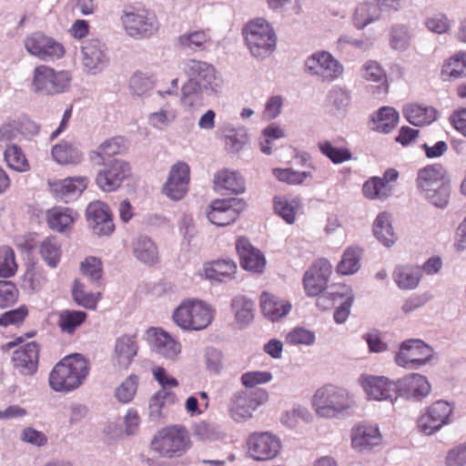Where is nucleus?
Masks as SVG:
<instances>
[{"label": "nucleus", "mask_w": 466, "mask_h": 466, "mask_svg": "<svg viewBox=\"0 0 466 466\" xmlns=\"http://www.w3.org/2000/svg\"><path fill=\"white\" fill-rule=\"evenodd\" d=\"M90 370L88 360L76 353L63 358L49 374V385L56 392H69L83 384Z\"/></svg>", "instance_id": "f257e3e1"}, {"label": "nucleus", "mask_w": 466, "mask_h": 466, "mask_svg": "<svg viewBox=\"0 0 466 466\" xmlns=\"http://www.w3.org/2000/svg\"><path fill=\"white\" fill-rule=\"evenodd\" d=\"M417 186L434 206L445 208L450 200L451 186L447 170L441 165H428L420 169Z\"/></svg>", "instance_id": "f03ea898"}, {"label": "nucleus", "mask_w": 466, "mask_h": 466, "mask_svg": "<svg viewBox=\"0 0 466 466\" xmlns=\"http://www.w3.org/2000/svg\"><path fill=\"white\" fill-rule=\"evenodd\" d=\"M215 317V309L197 299H184L173 311L172 319L181 329L199 331L207 329Z\"/></svg>", "instance_id": "7ed1b4c3"}, {"label": "nucleus", "mask_w": 466, "mask_h": 466, "mask_svg": "<svg viewBox=\"0 0 466 466\" xmlns=\"http://www.w3.org/2000/svg\"><path fill=\"white\" fill-rule=\"evenodd\" d=\"M242 35L249 53L256 58H266L277 48L276 32L264 18L249 20L242 29Z\"/></svg>", "instance_id": "20e7f679"}, {"label": "nucleus", "mask_w": 466, "mask_h": 466, "mask_svg": "<svg viewBox=\"0 0 466 466\" xmlns=\"http://www.w3.org/2000/svg\"><path fill=\"white\" fill-rule=\"evenodd\" d=\"M191 445L187 430L180 425L163 429L152 441L153 449L162 456L168 458L182 456L190 449Z\"/></svg>", "instance_id": "39448f33"}, {"label": "nucleus", "mask_w": 466, "mask_h": 466, "mask_svg": "<svg viewBox=\"0 0 466 466\" xmlns=\"http://www.w3.org/2000/svg\"><path fill=\"white\" fill-rule=\"evenodd\" d=\"M127 35L136 38L152 35L158 29L156 15L145 6H128L121 16Z\"/></svg>", "instance_id": "423d86ee"}, {"label": "nucleus", "mask_w": 466, "mask_h": 466, "mask_svg": "<svg viewBox=\"0 0 466 466\" xmlns=\"http://www.w3.org/2000/svg\"><path fill=\"white\" fill-rule=\"evenodd\" d=\"M70 81L69 72L56 71L48 66L40 65L34 70L32 86L36 92L56 95L65 92L68 88Z\"/></svg>", "instance_id": "0eeeda50"}, {"label": "nucleus", "mask_w": 466, "mask_h": 466, "mask_svg": "<svg viewBox=\"0 0 466 466\" xmlns=\"http://www.w3.org/2000/svg\"><path fill=\"white\" fill-rule=\"evenodd\" d=\"M24 46L31 56L44 61L59 60L66 55V48L62 43L40 31L27 35L24 40Z\"/></svg>", "instance_id": "6e6552de"}, {"label": "nucleus", "mask_w": 466, "mask_h": 466, "mask_svg": "<svg viewBox=\"0 0 466 466\" xmlns=\"http://www.w3.org/2000/svg\"><path fill=\"white\" fill-rule=\"evenodd\" d=\"M96 175V182L105 192H113L120 187L122 183L131 176L129 163L122 158H114L105 163Z\"/></svg>", "instance_id": "1a4fd4ad"}, {"label": "nucleus", "mask_w": 466, "mask_h": 466, "mask_svg": "<svg viewBox=\"0 0 466 466\" xmlns=\"http://www.w3.org/2000/svg\"><path fill=\"white\" fill-rule=\"evenodd\" d=\"M247 453L254 461H263L273 460L281 449V442L268 431L253 432L248 435L246 442Z\"/></svg>", "instance_id": "9d476101"}, {"label": "nucleus", "mask_w": 466, "mask_h": 466, "mask_svg": "<svg viewBox=\"0 0 466 466\" xmlns=\"http://www.w3.org/2000/svg\"><path fill=\"white\" fill-rule=\"evenodd\" d=\"M267 400L268 393L262 390L238 392L231 399L230 417L238 422L247 420L252 417L253 411Z\"/></svg>", "instance_id": "9b49d317"}, {"label": "nucleus", "mask_w": 466, "mask_h": 466, "mask_svg": "<svg viewBox=\"0 0 466 466\" xmlns=\"http://www.w3.org/2000/svg\"><path fill=\"white\" fill-rule=\"evenodd\" d=\"M432 357V349L420 339H408L401 343L395 357L396 363L403 368L416 369Z\"/></svg>", "instance_id": "f8f14e48"}, {"label": "nucleus", "mask_w": 466, "mask_h": 466, "mask_svg": "<svg viewBox=\"0 0 466 466\" xmlns=\"http://www.w3.org/2000/svg\"><path fill=\"white\" fill-rule=\"evenodd\" d=\"M452 407L446 401L439 400L431 404L418 420V429L426 435L439 431L451 421Z\"/></svg>", "instance_id": "ddd939ff"}, {"label": "nucleus", "mask_w": 466, "mask_h": 466, "mask_svg": "<svg viewBox=\"0 0 466 466\" xmlns=\"http://www.w3.org/2000/svg\"><path fill=\"white\" fill-rule=\"evenodd\" d=\"M358 382L368 398L374 400L392 399L398 390L395 382L385 376L361 374Z\"/></svg>", "instance_id": "4468645a"}, {"label": "nucleus", "mask_w": 466, "mask_h": 466, "mask_svg": "<svg viewBox=\"0 0 466 466\" xmlns=\"http://www.w3.org/2000/svg\"><path fill=\"white\" fill-rule=\"evenodd\" d=\"M189 180V166L185 162L178 161L171 167L169 176L163 187V192L169 198L173 200H179L187 194Z\"/></svg>", "instance_id": "2eb2a0df"}, {"label": "nucleus", "mask_w": 466, "mask_h": 466, "mask_svg": "<svg viewBox=\"0 0 466 466\" xmlns=\"http://www.w3.org/2000/svg\"><path fill=\"white\" fill-rule=\"evenodd\" d=\"M86 216L96 235L109 236L115 231L112 213L106 203L99 200L89 203Z\"/></svg>", "instance_id": "dca6fc26"}, {"label": "nucleus", "mask_w": 466, "mask_h": 466, "mask_svg": "<svg viewBox=\"0 0 466 466\" xmlns=\"http://www.w3.org/2000/svg\"><path fill=\"white\" fill-rule=\"evenodd\" d=\"M352 405L348 392L340 388L328 385L322 391V418H336Z\"/></svg>", "instance_id": "f3484780"}, {"label": "nucleus", "mask_w": 466, "mask_h": 466, "mask_svg": "<svg viewBox=\"0 0 466 466\" xmlns=\"http://www.w3.org/2000/svg\"><path fill=\"white\" fill-rule=\"evenodd\" d=\"M235 198L215 199L207 211L208 219L218 227H226L233 223L239 216Z\"/></svg>", "instance_id": "a211bd4d"}, {"label": "nucleus", "mask_w": 466, "mask_h": 466, "mask_svg": "<svg viewBox=\"0 0 466 466\" xmlns=\"http://www.w3.org/2000/svg\"><path fill=\"white\" fill-rule=\"evenodd\" d=\"M350 439L353 449L363 451L380 445L382 441V435L378 425L360 422L351 429Z\"/></svg>", "instance_id": "6ab92c4d"}, {"label": "nucleus", "mask_w": 466, "mask_h": 466, "mask_svg": "<svg viewBox=\"0 0 466 466\" xmlns=\"http://www.w3.org/2000/svg\"><path fill=\"white\" fill-rule=\"evenodd\" d=\"M399 173L394 168L387 169L382 177H373L363 185V194L370 199L383 200L391 195V182L397 180Z\"/></svg>", "instance_id": "aec40b11"}, {"label": "nucleus", "mask_w": 466, "mask_h": 466, "mask_svg": "<svg viewBox=\"0 0 466 466\" xmlns=\"http://www.w3.org/2000/svg\"><path fill=\"white\" fill-rule=\"evenodd\" d=\"M183 69L189 79L202 86L205 90H215L217 77L212 65L204 61L190 59L185 63Z\"/></svg>", "instance_id": "412c9836"}, {"label": "nucleus", "mask_w": 466, "mask_h": 466, "mask_svg": "<svg viewBox=\"0 0 466 466\" xmlns=\"http://www.w3.org/2000/svg\"><path fill=\"white\" fill-rule=\"evenodd\" d=\"M40 346L35 341L25 344L14 352V367L23 375H33L38 369Z\"/></svg>", "instance_id": "4be33fe9"}, {"label": "nucleus", "mask_w": 466, "mask_h": 466, "mask_svg": "<svg viewBox=\"0 0 466 466\" xmlns=\"http://www.w3.org/2000/svg\"><path fill=\"white\" fill-rule=\"evenodd\" d=\"M241 267L248 271L261 273L266 265L262 252L254 248L246 238H239L236 244Z\"/></svg>", "instance_id": "5701e85b"}, {"label": "nucleus", "mask_w": 466, "mask_h": 466, "mask_svg": "<svg viewBox=\"0 0 466 466\" xmlns=\"http://www.w3.org/2000/svg\"><path fill=\"white\" fill-rule=\"evenodd\" d=\"M362 76L368 82L376 85L370 86L369 92L375 97L386 96L389 94V82L385 70L375 61H368L362 68Z\"/></svg>", "instance_id": "b1692460"}, {"label": "nucleus", "mask_w": 466, "mask_h": 466, "mask_svg": "<svg viewBox=\"0 0 466 466\" xmlns=\"http://www.w3.org/2000/svg\"><path fill=\"white\" fill-rule=\"evenodd\" d=\"M398 390L407 399L420 400L431 391V385L425 376L412 373L399 381Z\"/></svg>", "instance_id": "393cba45"}, {"label": "nucleus", "mask_w": 466, "mask_h": 466, "mask_svg": "<svg viewBox=\"0 0 466 466\" xmlns=\"http://www.w3.org/2000/svg\"><path fill=\"white\" fill-rule=\"evenodd\" d=\"M138 351L136 336L123 335L115 344L114 361L119 369L127 370L131 365Z\"/></svg>", "instance_id": "a878e982"}, {"label": "nucleus", "mask_w": 466, "mask_h": 466, "mask_svg": "<svg viewBox=\"0 0 466 466\" xmlns=\"http://www.w3.org/2000/svg\"><path fill=\"white\" fill-rule=\"evenodd\" d=\"M83 64L88 70L99 69L107 63L106 47L97 38L86 40L82 46Z\"/></svg>", "instance_id": "bb28decb"}, {"label": "nucleus", "mask_w": 466, "mask_h": 466, "mask_svg": "<svg viewBox=\"0 0 466 466\" xmlns=\"http://www.w3.org/2000/svg\"><path fill=\"white\" fill-rule=\"evenodd\" d=\"M77 213L72 208L53 207L46 210V220L52 230L64 233L72 228Z\"/></svg>", "instance_id": "cd10ccee"}, {"label": "nucleus", "mask_w": 466, "mask_h": 466, "mask_svg": "<svg viewBox=\"0 0 466 466\" xmlns=\"http://www.w3.org/2000/svg\"><path fill=\"white\" fill-rule=\"evenodd\" d=\"M48 186L53 195L64 198L81 194L86 188L87 178L85 177H74L63 180H49Z\"/></svg>", "instance_id": "c85d7f7f"}, {"label": "nucleus", "mask_w": 466, "mask_h": 466, "mask_svg": "<svg viewBox=\"0 0 466 466\" xmlns=\"http://www.w3.org/2000/svg\"><path fill=\"white\" fill-rule=\"evenodd\" d=\"M214 189L238 195L245 191V182L239 173L223 169L214 177Z\"/></svg>", "instance_id": "c756f323"}, {"label": "nucleus", "mask_w": 466, "mask_h": 466, "mask_svg": "<svg viewBox=\"0 0 466 466\" xmlns=\"http://www.w3.org/2000/svg\"><path fill=\"white\" fill-rule=\"evenodd\" d=\"M126 150L123 137H113L106 140L89 154L91 161L97 163H105L122 154Z\"/></svg>", "instance_id": "7c9ffc66"}, {"label": "nucleus", "mask_w": 466, "mask_h": 466, "mask_svg": "<svg viewBox=\"0 0 466 466\" xmlns=\"http://www.w3.org/2000/svg\"><path fill=\"white\" fill-rule=\"evenodd\" d=\"M51 154L56 162L64 166H76L83 160V153L74 143L66 140H62L55 145Z\"/></svg>", "instance_id": "2f4dec72"}, {"label": "nucleus", "mask_w": 466, "mask_h": 466, "mask_svg": "<svg viewBox=\"0 0 466 466\" xmlns=\"http://www.w3.org/2000/svg\"><path fill=\"white\" fill-rule=\"evenodd\" d=\"M204 275L210 280L227 281L233 278L237 265L230 259H219L204 265Z\"/></svg>", "instance_id": "473e14b6"}, {"label": "nucleus", "mask_w": 466, "mask_h": 466, "mask_svg": "<svg viewBox=\"0 0 466 466\" xmlns=\"http://www.w3.org/2000/svg\"><path fill=\"white\" fill-rule=\"evenodd\" d=\"M87 319V314L82 310L64 309L58 312L56 325L64 334L74 335Z\"/></svg>", "instance_id": "72a5a7b5"}, {"label": "nucleus", "mask_w": 466, "mask_h": 466, "mask_svg": "<svg viewBox=\"0 0 466 466\" xmlns=\"http://www.w3.org/2000/svg\"><path fill=\"white\" fill-rule=\"evenodd\" d=\"M406 119L413 126H425L437 118V111L430 106L409 104L403 109Z\"/></svg>", "instance_id": "f704fd0d"}, {"label": "nucleus", "mask_w": 466, "mask_h": 466, "mask_svg": "<svg viewBox=\"0 0 466 466\" xmlns=\"http://www.w3.org/2000/svg\"><path fill=\"white\" fill-rule=\"evenodd\" d=\"M260 305L264 315L271 320H277L286 316L291 309L289 302L280 300L268 292L262 293Z\"/></svg>", "instance_id": "c9c22d12"}, {"label": "nucleus", "mask_w": 466, "mask_h": 466, "mask_svg": "<svg viewBox=\"0 0 466 466\" xmlns=\"http://www.w3.org/2000/svg\"><path fill=\"white\" fill-rule=\"evenodd\" d=\"M444 81L456 80L466 76V53L458 52L447 59L441 71Z\"/></svg>", "instance_id": "e433bc0d"}, {"label": "nucleus", "mask_w": 466, "mask_h": 466, "mask_svg": "<svg viewBox=\"0 0 466 466\" xmlns=\"http://www.w3.org/2000/svg\"><path fill=\"white\" fill-rule=\"evenodd\" d=\"M154 335L158 352L167 359L176 360L181 353V344L162 329H157Z\"/></svg>", "instance_id": "4c0bfd02"}, {"label": "nucleus", "mask_w": 466, "mask_h": 466, "mask_svg": "<svg viewBox=\"0 0 466 466\" xmlns=\"http://www.w3.org/2000/svg\"><path fill=\"white\" fill-rule=\"evenodd\" d=\"M362 249L359 246H350L345 249L336 271L340 275H352L360 268Z\"/></svg>", "instance_id": "58836bf2"}, {"label": "nucleus", "mask_w": 466, "mask_h": 466, "mask_svg": "<svg viewBox=\"0 0 466 466\" xmlns=\"http://www.w3.org/2000/svg\"><path fill=\"white\" fill-rule=\"evenodd\" d=\"M39 255L46 264L55 268L58 266L62 257L61 243L56 237L46 238L38 247Z\"/></svg>", "instance_id": "ea45409f"}, {"label": "nucleus", "mask_w": 466, "mask_h": 466, "mask_svg": "<svg viewBox=\"0 0 466 466\" xmlns=\"http://www.w3.org/2000/svg\"><path fill=\"white\" fill-rule=\"evenodd\" d=\"M133 249L135 257L144 263L154 264L158 260L157 248L147 237L137 238L133 244Z\"/></svg>", "instance_id": "a19ab883"}, {"label": "nucleus", "mask_w": 466, "mask_h": 466, "mask_svg": "<svg viewBox=\"0 0 466 466\" xmlns=\"http://www.w3.org/2000/svg\"><path fill=\"white\" fill-rule=\"evenodd\" d=\"M393 278L400 289H412L420 282V268L418 267L400 266L395 269Z\"/></svg>", "instance_id": "79ce46f5"}, {"label": "nucleus", "mask_w": 466, "mask_h": 466, "mask_svg": "<svg viewBox=\"0 0 466 466\" xmlns=\"http://www.w3.org/2000/svg\"><path fill=\"white\" fill-rule=\"evenodd\" d=\"M373 232L376 238L387 247L393 245L396 240L390 216L386 212L379 214L376 218L373 224Z\"/></svg>", "instance_id": "37998d69"}, {"label": "nucleus", "mask_w": 466, "mask_h": 466, "mask_svg": "<svg viewBox=\"0 0 466 466\" xmlns=\"http://www.w3.org/2000/svg\"><path fill=\"white\" fill-rule=\"evenodd\" d=\"M178 44L181 47L192 50H205L211 43L208 30H197L179 35Z\"/></svg>", "instance_id": "c03bdc74"}, {"label": "nucleus", "mask_w": 466, "mask_h": 466, "mask_svg": "<svg viewBox=\"0 0 466 466\" xmlns=\"http://www.w3.org/2000/svg\"><path fill=\"white\" fill-rule=\"evenodd\" d=\"M400 115L398 111L391 106H382L374 119L375 130L380 133L388 134L391 132L398 125Z\"/></svg>", "instance_id": "a18cd8bd"}, {"label": "nucleus", "mask_w": 466, "mask_h": 466, "mask_svg": "<svg viewBox=\"0 0 466 466\" xmlns=\"http://www.w3.org/2000/svg\"><path fill=\"white\" fill-rule=\"evenodd\" d=\"M5 160L10 168L17 172H26L30 169V164L25 155L22 149L15 145L6 147L5 151Z\"/></svg>", "instance_id": "49530a36"}, {"label": "nucleus", "mask_w": 466, "mask_h": 466, "mask_svg": "<svg viewBox=\"0 0 466 466\" xmlns=\"http://www.w3.org/2000/svg\"><path fill=\"white\" fill-rule=\"evenodd\" d=\"M176 400L177 395L174 392L169 391L167 389H161L150 399V415L154 417H159L162 414V410L167 406L174 404Z\"/></svg>", "instance_id": "de8ad7c7"}, {"label": "nucleus", "mask_w": 466, "mask_h": 466, "mask_svg": "<svg viewBox=\"0 0 466 466\" xmlns=\"http://www.w3.org/2000/svg\"><path fill=\"white\" fill-rule=\"evenodd\" d=\"M18 265L14 249L9 246L0 248V278H11L17 272Z\"/></svg>", "instance_id": "09e8293b"}, {"label": "nucleus", "mask_w": 466, "mask_h": 466, "mask_svg": "<svg viewBox=\"0 0 466 466\" xmlns=\"http://www.w3.org/2000/svg\"><path fill=\"white\" fill-rule=\"evenodd\" d=\"M72 296L75 302L88 309H95L100 298V294H94L86 292L84 285L79 281H75Z\"/></svg>", "instance_id": "8fccbe9b"}, {"label": "nucleus", "mask_w": 466, "mask_h": 466, "mask_svg": "<svg viewBox=\"0 0 466 466\" xmlns=\"http://www.w3.org/2000/svg\"><path fill=\"white\" fill-rule=\"evenodd\" d=\"M344 68L339 61L329 53L322 51V81H333L343 74Z\"/></svg>", "instance_id": "3c124183"}, {"label": "nucleus", "mask_w": 466, "mask_h": 466, "mask_svg": "<svg viewBox=\"0 0 466 466\" xmlns=\"http://www.w3.org/2000/svg\"><path fill=\"white\" fill-rule=\"evenodd\" d=\"M274 210L287 223L292 224L295 221L296 210L299 204L296 200H289L285 197L274 198Z\"/></svg>", "instance_id": "603ef678"}, {"label": "nucleus", "mask_w": 466, "mask_h": 466, "mask_svg": "<svg viewBox=\"0 0 466 466\" xmlns=\"http://www.w3.org/2000/svg\"><path fill=\"white\" fill-rule=\"evenodd\" d=\"M232 309L239 323H248L253 319L254 303L245 297H237L232 301Z\"/></svg>", "instance_id": "864d4df0"}, {"label": "nucleus", "mask_w": 466, "mask_h": 466, "mask_svg": "<svg viewBox=\"0 0 466 466\" xmlns=\"http://www.w3.org/2000/svg\"><path fill=\"white\" fill-rule=\"evenodd\" d=\"M305 291L309 296L320 294V266L313 264L306 272L303 278Z\"/></svg>", "instance_id": "5fc2aeb1"}, {"label": "nucleus", "mask_w": 466, "mask_h": 466, "mask_svg": "<svg viewBox=\"0 0 466 466\" xmlns=\"http://www.w3.org/2000/svg\"><path fill=\"white\" fill-rule=\"evenodd\" d=\"M350 106V93L340 87L333 88L327 96V106L332 110L344 111Z\"/></svg>", "instance_id": "6e6d98bb"}, {"label": "nucleus", "mask_w": 466, "mask_h": 466, "mask_svg": "<svg viewBox=\"0 0 466 466\" xmlns=\"http://www.w3.org/2000/svg\"><path fill=\"white\" fill-rule=\"evenodd\" d=\"M322 154L327 156L335 164L348 161L352 157L350 149L345 147H338L330 141L322 143Z\"/></svg>", "instance_id": "4d7b16f0"}, {"label": "nucleus", "mask_w": 466, "mask_h": 466, "mask_svg": "<svg viewBox=\"0 0 466 466\" xmlns=\"http://www.w3.org/2000/svg\"><path fill=\"white\" fill-rule=\"evenodd\" d=\"M19 298L15 284L9 280H0V309L14 305Z\"/></svg>", "instance_id": "13d9d810"}, {"label": "nucleus", "mask_w": 466, "mask_h": 466, "mask_svg": "<svg viewBox=\"0 0 466 466\" xmlns=\"http://www.w3.org/2000/svg\"><path fill=\"white\" fill-rule=\"evenodd\" d=\"M137 383L138 378L137 375L133 374L127 377L116 389V399L123 403L131 401L137 392Z\"/></svg>", "instance_id": "bf43d9fd"}, {"label": "nucleus", "mask_w": 466, "mask_h": 466, "mask_svg": "<svg viewBox=\"0 0 466 466\" xmlns=\"http://www.w3.org/2000/svg\"><path fill=\"white\" fill-rule=\"evenodd\" d=\"M272 173L278 180L289 185L301 184L306 179V177L310 176L309 172H298L290 167L274 168Z\"/></svg>", "instance_id": "052dcab7"}, {"label": "nucleus", "mask_w": 466, "mask_h": 466, "mask_svg": "<svg viewBox=\"0 0 466 466\" xmlns=\"http://www.w3.org/2000/svg\"><path fill=\"white\" fill-rule=\"evenodd\" d=\"M81 270L85 276L98 284L103 275L102 261L96 257H88L81 263Z\"/></svg>", "instance_id": "680f3d73"}, {"label": "nucleus", "mask_w": 466, "mask_h": 466, "mask_svg": "<svg viewBox=\"0 0 466 466\" xmlns=\"http://www.w3.org/2000/svg\"><path fill=\"white\" fill-rule=\"evenodd\" d=\"M322 291H326L327 296L333 301V304L347 300L350 297L354 298L352 289L346 284L339 283L322 287Z\"/></svg>", "instance_id": "e2e57ef3"}, {"label": "nucleus", "mask_w": 466, "mask_h": 466, "mask_svg": "<svg viewBox=\"0 0 466 466\" xmlns=\"http://www.w3.org/2000/svg\"><path fill=\"white\" fill-rule=\"evenodd\" d=\"M129 86L136 94L142 96L153 89L154 80L152 76L137 72L130 78Z\"/></svg>", "instance_id": "0e129e2a"}, {"label": "nucleus", "mask_w": 466, "mask_h": 466, "mask_svg": "<svg viewBox=\"0 0 466 466\" xmlns=\"http://www.w3.org/2000/svg\"><path fill=\"white\" fill-rule=\"evenodd\" d=\"M28 316V309L22 305L15 309H12L3 313L0 316V326L7 327L10 325H19Z\"/></svg>", "instance_id": "69168bd1"}, {"label": "nucleus", "mask_w": 466, "mask_h": 466, "mask_svg": "<svg viewBox=\"0 0 466 466\" xmlns=\"http://www.w3.org/2000/svg\"><path fill=\"white\" fill-rule=\"evenodd\" d=\"M177 117V112L168 105L161 108L157 112H154L149 116L150 123L156 127H165L173 122Z\"/></svg>", "instance_id": "338daca9"}, {"label": "nucleus", "mask_w": 466, "mask_h": 466, "mask_svg": "<svg viewBox=\"0 0 466 466\" xmlns=\"http://www.w3.org/2000/svg\"><path fill=\"white\" fill-rule=\"evenodd\" d=\"M446 466L466 465V443L460 444L450 450L446 456Z\"/></svg>", "instance_id": "774afa93"}]
</instances>
